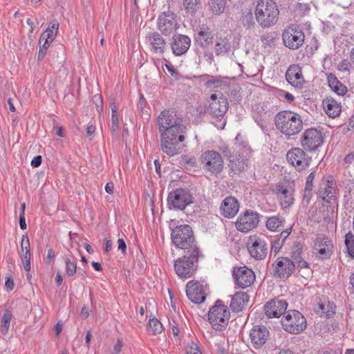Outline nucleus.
<instances>
[{
  "instance_id": "1",
  "label": "nucleus",
  "mask_w": 354,
  "mask_h": 354,
  "mask_svg": "<svg viewBox=\"0 0 354 354\" xmlns=\"http://www.w3.org/2000/svg\"><path fill=\"white\" fill-rule=\"evenodd\" d=\"M160 136V148L169 157L182 151L186 127L170 111L163 110L156 119Z\"/></svg>"
},
{
  "instance_id": "2",
  "label": "nucleus",
  "mask_w": 354,
  "mask_h": 354,
  "mask_svg": "<svg viewBox=\"0 0 354 354\" xmlns=\"http://www.w3.org/2000/svg\"><path fill=\"white\" fill-rule=\"evenodd\" d=\"M277 129L290 138L298 134L303 129V121L297 113L290 111L279 112L274 118Z\"/></svg>"
},
{
  "instance_id": "3",
  "label": "nucleus",
  "mask_w": 354,
  "mask_h": 354,
  "mask_svg": "<svg viewBox=\"0 0 354 354\" xmlns=\"http://www.w3.org/2000/svg\"><path fill=\"white\" fill-rule=\"evenodd\" d=\"M278 7L273 0H259L255 9L257 23L262 28H268L274 25L279 17Z\"/></svg>"
},
{
  "instance_id": "4",
  "label": "nucleus",
  "mask_w": 354,
  "mask_h": 354,
  "mask_svg": "<svg viewBox=\"0 0 354 354\" xmlns=\"http://www.w3.org/2000/svg\"><path fill=\"white\" fill-rule=\"evenodd\" d=\"M198 257L199 248L195 245L192 250H188L183 258L175 261L176 273L180 277H191L198 270Z\"/></svg>"
},
{
  "instance_id": "5",
  "label": "nucleus",
  "mask_w": 354,
  "mask_h": 354,
  "mask_svg": "<svg viewBox=\"0 0 354 354\" xmlns=\"http://www.w3.org/2000/svg\"><path fill=\"white\" fill-rule=\"evenodd\" d=\"M171 237L173 243L178 248L192 250L196 244L192 227L188 225L176 226L172 230Z\"/></svg>"
},
{
  "instance_id": "6",
  "label": "nucleus",
  "mask_w": 354,
  "mask_h": 354,
  "mask_svg": "<svg viewBox=\"0 0 354 354\" xmlns=\"http://www.w3.org/2000/svg\"><path fill=\"white\" fill-rule=\"evenodd\" d=\"M283 328L292 334H299L306 328V320L298 310L287 311L281 319Z\"/></svg>"
},
{
  "instance_id": "7",
  "label": "nucleus",
  "mask_w": 354,
  "mask_h": 354,
  "mask_svg": "<svg viewBox=\"0 0 354 354\" xmlns=\"http://www.w3.org/2000/svg\"><path fill=\"white\" fill-rule=\"evenodd\" d=\"M230 311L226 306L217 300L208 313V319L216 330H222L228 324Z\"/></svg>"
},
{
  "instance_id": "8",
  "label": "nucleus",
  "mask_w": 354,
  "mask_h": 354,
  "mask_svg": "<svg viewBox=\"0 0 354 354\" xmlns=\"http://www.w3.org/2000/svg\"><path fill=\"white\" fill-rule=\"evenodd\" d=\"M282 38L286 47L297 50L304 44L305 35L300 27L291 25L283 31Z\"/></svg>"
},
{
  "instance_id": "9",
  "label": "nucleus",
  "mask_w": 354,
  "mask_h": 354,
  "mask_svg": "<svg viewBox=\"0 0 354 354\" xmlns=\"http://www.w3.org/2000/svg\"><path fill=\"white\" fill-rule=\"evenodd\" d=\"M193 203V197L190 192L185 189H177L170 192L167 197L169 209H183Z\"/></svg>"
},
{
  "instance_id": "10",
  "label": "nucleus",
  "mask_w": 354,
  "mask_h": 354,
  "mask_svg": "<svg viewBox=\"0 0 354 354\" xmlns=\"http://www.w3.org/2000/svg\"><path fill=\"white\" fill-rule=\"evenodd\" d=\"M288 162L297 170L302 171L308 167L311 158L300 148H292L286 154Z\"/></svg>"
},
{
  "instance_id": "11",
  "label": "nucleus",
  "mask_w": 354,
  "mask_h": 354,
  "mask_svg": "<svg viewBox=\"0 0 354 354\" xmlns=\"http://www.w3.org/2000/svg\"><path fill=\"white\" fill-rule=\"evenodd\" d=\"M338 189L336 181L332 176H328L322 180L319 189L318 196L327 203H330L337 194Z\"/></svg>"
},
{
  "instance_id": "12",
  "label": "nucleus",
  "mask_w": 354,
  "mask_h": 354,
  "mask_svg": "<svg viewBox=\"0 0 354 354\" xmlns=\"http://www.w3.org/2000/svg\"><path fill=\"white\" fill-rule=\"evenodd\" d=\"M177 16L170 11L162 12L158 18V28L165 35L173 34L178 28Z\"/></svg>"
},
{
  "instance_id": "13",
  "label": "nucleus",
  "mask_w": 354,
  "mask_h": 354,
  "mask_svg": "<svg viewBox=\"0 0 354 354\" xmlns=\"http://www.w3.org/2000/svg\"><path fill=\"white\" fill-rule=\"evenodd\" d=\"M273 275L280 279L289 277L295 270L294 261L288 257H278L272 263Z\"/></svg>"
},
{
  "instance_id": "14",
  "label": "nucleus",
  "mask_w": 354,
  "mask_h": 354,
  "mask_svg": "<svg viewBox=\"0 0 354 354\" xmlns=\"http://www.w3.org/2000/svg\"><path fill=\"white\" fill-rule=\"evenodd\" d=\"M258 223L259 214L252 210H246L238 217L235 226L239 231L248 232L255 228Z\"/></svg>"
},
{
  "instance_id": "15",
  "label": "nucleus",
  "mask_w": 354,
  "mask_h": 354,
  "mask_svg": "<svg viewBox=\"0 0 354 354\" xmlns=\"http://www.w3.org/2000/svg\"><path fill=\"white\" fill-rule=\"evenodd\" d=\"M301 142L306 150L315 151L323 143L322 133L315 129H308L304 133Z\"/></svg>"
},
{
  "instance_id": "16",
  "label": "nucleus",
  "mask_w": 354,
  "mask_h": 354,
  "mask_svg": "<svg viewBox=\"0 0 354 354\" xmlns=\"http://www.w3.org/2000/svg\"><path fill=\"white\" fill-rule=\"evenodd\" d=\"M233 277L236 284L241 288L250 287L255 281L254 272L245 266L234 269Z\"/></svg>"
},
{
  "instance_id": "17",
  "label": "nucleus",
  "mask_w": 354,
  "mask_h": 354,
  "mask_svg": "<svg viewBox=\"0 0 354 354\" xmlns=\"http://www.w3.org/2000/svg\"><path fill=\"white\" fill-rule=\"evenodd\" d=\"M204 162L205 169L212 174H218L223 170V161L221 156L214 151L205 153Z\"/></svg>"
},
{
  "instance_id": "18",
  "label": "nucleus",
  "mask_w": 354,
  "mask_h": 354,
  "mask_svg": "<svg viewBox=\"0 0 354 354\" xmlns=\"http://www.w3.org/2000/svg\"><path fill=\"white\" fill-rule=\"evenodd\" d=\"M288 308V303L286 300L274 299L268 301L264 306L266 315L269 318L280 317L285 314Z\"/></svg>"
},
{
  "instance_id": "19",
  "label": "nucleus",
  "mask_w": 354,
  "mask_h": 354,
  "mask_svg": "<svg viewBox=\"0 0 354 354\" xmlns=\"http://www.w3.org/2000/svg\"><path fill=\"white\" fill-rule=\"evenodd\" d=\"M212 102L209 103V113L215 117L223 116L228 109V102L223 95L218 97L216 95L212 94L210 97Z\"/></svg>"
},
{
  "instance_id": "20",
  "label": "nucleus",
  "mask_w": 354,
  "mask_h": 354,
  "mask_svg": "<svg viewBox=\"0 0 354 354\" xmlns=\"http://www.w3.org/2000/svg\"><path fill=\"white\" fill-rule=\"evenodd\" d=\"M250 243L248 245V250L250 255L257 259H263L267 254L268 246L266 241L259 237L250 239Z\"/></svg>"
},
{
  "instance_id": "21",
  "label": "nucleus",
  "mask_w": 354,
  "mask_h": 354,
  "mask_svg": "<svg viewBox=\"0 0 354 354\" xmlns=\"http://www.w3.org/2000/svg\"><path fill=\"white\" fill-rule=\"evenodd\" d=\"M147 42L149 45L151 50L157 55H162L168 47L165 40L157 32L148 34Z\"/></svg>"
},
{
  "instance_id": "22",
  "label": "nucleus",
  "mask_w": 354,
  "mask_h": 354,
  "mask_svg": "<svg viewBox=\"0 0 354 354\" xmlns=\"http://www.w3.org/2000/svg\"><path fill=\"white\" fill-rule=\"evenodd\" d=\"M239 207V202L235 197L227 196L221 204V214L225 218H232L237 214Z\"/></svg>"
},
{
  "instance_id": "23",
  "label": "nucleus",
  "mask_w": 354,
  "mask_h": 354,
  "mask_svg": "<svg viewBox=\"0 0 354 354\" xmlns=\"http://www.w3.org/2000/svg\"><path fill=\"white\" fill-rule=\"evenodd\" d=\"M286 79L294 87L300 88L304 82L301 68L299 65L293 64L289 66L286 73Z\"/></svg>"
},
{
  "instance_id": "24",
  "label": "nucleus",
  "mask_w": 354,
  "mask_h": 354,
  "mask_svg": "<svg viewBox=\"0 0 354 354\" xmlns=\"http://www.w3.org/2000/svg\"><path fill=\"white\" fill-rule=\"evenodd\" d=\"M274 191L282 208H287L293 203V189L291 187L278 185Z\"/></svg>"
},
{
  "instance_id": "25",
  "label": "nucleus",
  "mask_w": 354,
  "mask_h": 354,
  "mask_svg": "<svg viewBox=\"0 0 354 354\" xmlns=\"http://www.w3.org/2000/svg\"><path fill=\"white\" fill-rule=\"evenodd\" d=\"M190 39L185 35H174L171 43L173 53L176 55H182L185 53L190 46Z\"/></svg>"
},
{
  "instance_id": "26",
  "label": "nucleus",
  "mask_w": 354,
  "mask_h": 354,
  "mask_svg": "<svg viewBox=\"0 0 354 354\" xmlns=\"http://www.w3.org/2000/svg\"><path fill=\"white\" fill-rule=\"evenodd\" d=\"M269 332L264 326H254L250 333L252 342L258 346L264 344L268 337Z\"/></svg>"
},
{
  "instance_id": "27",
  "label": "nucleus",
  "mask_w": 354,
  "mask_h": 354,
  "mask_svg": "<svg viewBox=\"0 0 354 354\" xmlns=\"http://www.w3.org/2000/svg\"><path fill=\"white\" fill-rule=\"evenodd\" d=\"M249 300L250 297L247 293L238 292L232 297L230 306L232 311L238 313L243 310Z\"/></svg>"
},
{
  "instance_id": "28",
  "label": "nucleus",
  "mask_w": 354,
  "mask_h": 354,
  "mask_svg": "<svg viewBox=\"0 0 354 354\" xmlns=\"http://www.w3.org/2000/svg\"><path fill=\"white\" fill-rule=\"evenodd\" d=\"M186 295L193 304L199 305V281L191 280L186 285Z\"/></svg>"
},
{
  "instance_id": "29",
  "label": "nucleus",
  "mask_w": 354,
  "mask_h": 354,
  "mask_svg": "<svg viewBox=\"0 0 354 354\" xmlns=\"http://www.w3.org/2000/svg\"><path fill=\"white\" fill-rule=\"evenodd\" d=\"M323 106L326 114L331 117L338 116L341 112L339 104L333 98H327L323 101Z\"/></svg>"
},
{
  "instance_id": "30",
  "label": "nucleus",
  "mask_w": 354,
  "mask_h": 354,
  "mask_svg": "<svg viewBox=\"0 0 354 354\" xmlns=\"http://www.w3.org/2000/svg\"><path fill=\"white\" fill-rule=\"evenodd\" d=\"M328 82L330 88L338 95H344L347 92V88L337 80L334 74H328Z\"/></svg>"
},
{
  "instance_id": "31",
  "label": "nucleus",
  "mask_w": 354,
  "mask_h": 354,
  "mask_svg": "<svg viewBox=\"0 0 354 354\" xmlns=\"http://www.w3.org/2000/svg\"><path fill=\"white\" fill-rule=\"evenodd\" d=\"M246 166V160L243 156H239L230 160L229 167L234 174L244 171Z\"/></svg>"
},
{
  "instance_id": "32",
  "label": "nucleus",
  "mask_w": 354,
  "mask_h": 354,
  "mask_svg": "<svg viewBox=\"0 0 354 354\" xmlns=\"http://www.w3.org/2000/svg\"><path fill=\"white\" fill-rule=\"evenodd\" d=\"M58 29L59 23L57 21L50 22L46 31L41 34L39 39V44H41L42 43L44 38L54 41L58 32Z\"/></svg>"
},
{
  "instance_id": "33",
  "label": "nucleus",
  "mask_w": 354,
  "mask_h": 354,
  "mask_svg": "<svg viewBox=\"0 0 354 354\" xmlns=\"http://www.w3.org/2000/svg\"><path fill=\"white\" fill-rule=\"evenodd\" d=\"M227 0H209L208 2L209 9L215 15L223 13L226 7Z\"/></svg>"
},
{
  "instance_id": "34",
  "label": "nucleus",
  "mask_w": 354,
  "mask_h": 354,
  "mask_svg": "<svg viewBox=\"0 0 354 354\" xmlns=\"http://www.w3.org/2000/svg\"><path fill=\"white\" fill-rule=\"evenodd\" d=\"M201 81L204 82L207 88L215 89L222 86L223 82L218 77H209L207 75H201Z\"/></svg>"
},
{
  "instance_id": "35",
  "label": "nucleus",
  "mask_w": 354,
  "mask_h": 354,
  "mask_svg": "<svg viewBox=\"0 0 354 354\" xmlns=\"http://www.w3.org/2000/svg\"><path fill=\"white\" fill-rule=\"evenodd\" d=\"M285 222L284 218L280 216H271L266 221V227L270 231H277L283 226Z\"/></svg>"
},
{
  "instance_id": "36",
  "label": "nucleus",
  "mask_w": 354,
  "mask_h": 354,
  "mask_svg": "<svg viewBox=\"0 0 354 354\" xmlns=\"http://www.w3.org/2000/svg\"><path fill=\"white\" fill-rule=\"evenodd\" d=\"M213 33L209 28L201 30V45L203 47H208L213 44Z\"/></svg>"
},
{
  "instance_id": "37",
  "label": "nucleus",
  "mask_w": 354,
  "mask_h": 354,
  "mask_svg": "<svg viewBox=\"0 0 354 354\" xmlns=\"http://www.w3.org/2000/svg\"><path fill=\"white\" fill-rule=\"evenodd\" d=\"M187 14L194 15L199 8V0H182Z\"/></svg>"
},
{
  "instance_id": "38",
  "label": "nucleus",
  "mask_w": 354,
  "mask_h": 354,
  "mask_svg": "<svg viewBox=\"0 0 354 354\" xmlns=\"http://www.w3.org/2000/svg\"><path fill=\"white\" fill-rule=\"evenodd\" d=\"M65 270L68 277H73L77 271V263L73 257L65 259Z\"/></svg>"
},
{
  "instance_id": "39",
  "label": "nucleus",
  "mask_w": 354,
  "mask_h": 354,
  "mask_svg": "<svg viewBox=\"0 0 354 354\" xmlns=\"http://www.w3.org/2000/svg\"><path fill=\"white\" fill-rule=\"evenodd\" d=\"M149 328L153 335L159 334L162 331V325L156 318L149 319Z\"/></svg>"
},
{
  "instance_id": "40",
  "label": "nucleus",
  "mask_w": 354,
  "mask_h": 354,
  "mask_svg": "<svg viewBox=\"0 0 354 354\" xmlns=\"http://www.w3.org/2000/svg\"><path fill=\"white\" fill-rule=\"evenodd\" d=\"M12 318V313L10 310H6L4 311L2 319H1V331L3 334H6L8 332V329L10 327V320Z\"/></svg>"
},
{
  "instance_id": "41",
  "label": "nucleus",
  "mask_w": 354,
  "mask_h": 354,
  "mask_svg": "<svg viewBox=\"0 0 354 354\" xmlns=\"http://www.w3.org/2000/svg\"><path fill=\"white\" fill-rule=\"evenodd\" d=\"M303 252V245L299 242H296L294 243L291 252V258L293 261H297L301 259Z\"/></svg>"
},
{
  "instance_id": "42",
  "label": "nucleus",
  "mask_w": 354,
  "mask_h": 354,
  "mask_svg": "<svg viewBox=\"0 0 354 354\" xmlns=\"http://www.w3.org/2000/svg\"><path fill=\"white\" fill-rule=\"evenodd\" d=\"M345 244L348 254L354 258V235L349 232L346 235Z\"/></svg>"
},
{
  "instance_id": "43",
  "label": "nucleus",
  "mask_w": 354,
  "mask_h": 354,
  "mask_svg": "<svg viewBox=\"0 0 354 354\" xmlns=\"http://www.w3.org/2000/svg\"><path fill=\"white\" fill-rule=\"evenodd\" d=\"M319 245L313 247V252L319 255L323 259L328 258L330 256V245H325L324 248H319Z\"/></svg>"
},
{
  "instance_id": "44",
  "label": "nucleus",
  "mask_w": 354,
  "mask_h": 354,
  "mask_svg": "<svg viewBox=\"0 0 354 354\" xmlns=\"http://www.w3.org/2000/svg\"><path fill=\"white\" fill-rule=\"evenodd\" d=\"M319 308L322 314H324L326 317H330L335 314V307L333 304H330L329 302L326 305L325 304H319Z\"/></svg>"
},
{
  "instance_id": "45",
  "label": "nucleus",
  "mask_w": 354,
  "mask_h": 354,
  "mask_svg": "<svg viewBox=\"0 0 354 354\" xmlns=\"http://www.w3.org/2000/svg\"><path fill=\"white\" fill-rule=\"evenodd\" d=\"M210 294L211 291L209 284L206 281L201 280V304L203 303L206 297L209 296Z\"/></svg>"
},
{
  "instance_id": "46",
  "label": "nucleus",
  "mask_w": 354,
  "mask_h": 354,
  "mask_svg": "<svg viewBox=\"0 0 354 354\" xmlns=\"http://www.w3.org/2000/svg\"><path fill=\"white\" fill-rule=\"evenodd\" d=\"M228 49V44L225 39H221L216 44V54L217 55L227 53Z\"/></svg>"
},
{
  "instance_id": "47",
  "label": "nucleus",
  "mask_w": 354,
  "mask_h": 354,
  "mask_svg": "<svg viewBox=\"0 0 354 354\" xmlns=\"http://www.w3.org/2000/svg\"><path fill=\"white\" fill-rule=\"evenodd\" d=\"M24 252H30V241L27 234H24L21 237L20 251L19 253Z\"/></svg>"
},
{
  "instance_id": "48",
  "label": "nucleus",
  "mask_w": 354,
  "mask_h": 354,
  "mask_svg": "<svg viewBox=\"0 0 354 354\" xmlns=\"http://www.w3.org/2000/svg\"><path fill=\"white\" fill-rule=\"evenodd\" d=\"M217 219L216 216L214 215H211L209 218L207 216H203L201 218L203 225L207 231L209 229H212L214 227V220Z\"/></svg>"
},
{
  "instance_id": "49",
  "label": "nucleus",
  "mask_w": 354,
  "mask_h": 354,
  "mask_svg": "<svg viewBox=\"0 0 354 354\" xmlns=\"http://www.w3.org/2000/svg\"><path fill=\"white\" fill-rule=\"evenodd\" d=\"M19 255L24 265V270L29 272L30 270V252L19 253Z\"/></svg>"
},
{
  "instance_id": "50",
  "label": "nucleus",
  "mask_w": 354,
  "mask_h": 354,
  "mask_svg": "<svg viewBox=\"0 0 354 354\" xmlns=\"http://www.w3.org/2000/svg\"><path fill=\"white\" fill-rule=\"evenodd\" d=\"M325 245H330V241L324 235H319L315 239L313 247L319 245V248H324Z\"/></svg>"
},
{
  "instance_id": "51",
  "label": "nucleus",
  "mask_w": 354,
  "mask_h": 354,
  "mask_svg": "<svg viewBox=\"0 0 354 354\" xmlns=\"http://www.w3.org/2000/svg\"><path fill=\"white\" fill-rule=\"evenodd\" d=\"M283 241H281L279 239L276 237L272 241V245H271V252H274L275 254L279 252L280 249L282 248L283 245Z\"/></svg>"
},
{
  "instance_id": "52",
  "label": "nucleus",
  "mask_w": 354,
  "mask_h": 354,
  "mask_svg": "<svg viewBox=\"0 0 354 354\" xmlns=\"http://www.w3.org/2000/svg\"><path fill=\"white\" fill-rule=\"evenodd\" d=\"M198 344L192 342L186 348V354H198Z\"/></svg>"
},
{
  "instance_id": "53",
  "label": "nucleus",
  "mask_w": 354,
  "mask_h": 354,
  "mask_svg": "<svg viewBox=\"0 0 354 354\" xmlns=\"http://www.w3.org/2000/svg\"><path fill=\"white\" fill-rule=\"evenodd\" d=\"M111 124L112 131L117 132L119 129L118 113L111 114Z\"/></svg>"
},
{
  "instance_id": "54",
  "label": "nucleus",
  "mask_w": 354,
  "mask_h": 354,
  "mask_svg": "<svg viewBox=\"0 0 354 354\" xmlns=\"http://www.w3.org/2000/svg\"><path fill=\"white\" fill-rule=\"evenodd\" d=\"M165 67L168 72L170 73L171 75L176 80H178L180 77L178 71L171 64H165Z\"/></svg>"
},
{
  "instance_id": "55",
  "label": "nucleus",
  "mask_w": 354,
  "mask_h": 354,
  "mask_svg": "<svg viewBox=\"0 0 354 354\" xmlns=\"http://www.w3.org/2000/svg\"><path fill=\"white\" fill-rule=\"evenodd\" d=\"M183 162L187 166H194L196 164V160L194 157L189 156H185L183 157Z\"/></svg>"
},
{
  "instance_id": "56",
  "label": "nucleus",
  "mask_w": 354,
  "mask_h": 354,
  "mask_svg": "<svg viewBox=\"0 0 354 354\" xmlns=\"http://www.w3.org/2000/svg\"><path fill=\"white\" fill-rule=\"evenodd\" d=\"M291 230H292L291 228L286 229V230L282 231L281 233L279 235H278L277 237L278 239H279L281 241H283V242L284 243L285 241L286 240V239L290 234Z\"/></svg>"
},
{
  "instance_id": "57",
  "label": "nucleus",
  "mask_w": 354,
  "mask_h": 354,
  "mask_svg": "<svg viewBox=\"0 0 354 354\" xmlns=\"http://www.w3.org/2000/svg\"><path fill=\"white\" fill-rule=\"evenodd\" d=\"M118 249L121 250L122 254H126L127 245L123 239H119L118 241Z\"/></svg>"
},
{
  "instance_id": "58",
  "label": "nucleus",
  "mask_w": 354,
  "mask_h": 354,
  "mask_svg": "<svg viewBox=\"0 0 354 354\" xmlns=\"http://www.w3.org/2000/svg\"><path fill=\"white\" fill-rule=\"evenodd\" d=\"M41 163V156H37L33 158V159L31 161V166L33 167H39Z\"/></svg>"
},
{
  "instance_id": "59",
  "label": "nucleus",
  "mask_w": 354,
  "mask_h": 354,
  "mask_svg": "<svg viewBox=\"0 0 354 354\" xmlns=\"http://www.w3.org/2000/svg\"><path fill=\"white\" fill-rule=\"evenodd\" d=\"M295 264H297V267L299 268H308V263L304 261L302 258L294 261Z\"/></svg>"
},
{
  "instance_id": "60",
  "label": "nucleus",
  "mask_w": 354,
  "mask_h": 354,
  "mask_svg": "<svg viewBox=\"0 0 354 354\" xmlns=\"http://www.w3.org/2000/svg\"><path fill=\"white\" fill-rule=\"evenodd\" d=\"M312 196H313L312 191L308 192V191L304 190L303 201L305 202L306 204H308L312 198Z\"/></svg>"
},
{
  "instance_id": "61",
  "label": "nucleus",
  "mask_w": 354,
  "mask_h": 354,
  "mask_svg": "<svg viewBox=\"0 0 354 354\" xmlns=\"http://www.w3.org/2000/svg\"><path fill=\"white\" fill-rule=\"evenodd\" d=\"M19 225L21 230L26 229V223L24 213H21L19 215Z\"/></svg>"
},
{
  "instance_id": "62",
  "label": "nucleus",
  "mask_w": 354,
  "mask_h": 354,
  "mask_svg": "<svg viewBox=\"0 0 354 354\" xmlns=\"http://www.w3.org/2000/svg\"><path fill=\"white\" fill-rule=\"evenodd\" d=\"M220 149L225 156L227 158H231V151L227 146L223 145L220 147Z\"/></svg>"
},
{
  "instance_id": "63",
  "label": "nucleus",
  "mask_w": 354,
  "mask_h": 354,
  "mask_svg": "<svg viewBox=\"0 0 354 354\" xmlns=\"http://www.w3.org/2000/svg\"><path fill=\"white\" fill-rule=\"evenodd\" d=\"M105 190L108 194H113L114 190V185L112 182L108 183L105 186Z\"/></svg>"
},
{
  "instance_id": "64",
  "label": "nucleus",
  "mask_w": 354,
  "mask_h": 354,
  "mask_svg": "<svg viewBox=\"0 0 354 354\" xmlns=\"http://www.w3.org/2000/svg\"><path fill=\"white\" fill-rule=\"evenodd\" d=\"M353 160H354V153H351L348 154L344 158V162L346 164H351L353 162Z\"/></svg>"
}]
</instances>
